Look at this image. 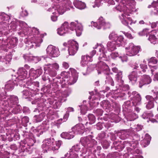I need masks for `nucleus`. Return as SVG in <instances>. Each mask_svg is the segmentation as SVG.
I'll use <instances>...</instances> for the list:
<instances>
[{"instance_id": "1", "label": "nucleus", "mask_w": 158, "mask_h": 158, "mask_svg": "<svg viewBox=\"0 0 158 158\" xmlns=\"http://www.w3.org/2000/svg\"><path fill=\"white\" fill-rule=\"evenodd\" d=\"M135 5V2L133 0H122L119 5L113 8L114 11L117 10L123 12L120 18L122 23L125 25L127 26L129 23L127 19L126 16H129L132 12L136 11Z\"/></svg>"}, {"instance_id": "2", "label": "nucleus", "mask_w": 158, "mask_h": 158, "mask_svg": "<svg viewBox=\"0 0 158 158\" xmlns=\"http://www.w3.org/2000/svg\"><path fill=\"white\" fill-rule=\"evenodd\" d=\"M97 47H99V60H100V62L98 63V73H101V72H104V73L106 74V80L105 81L106 83L112 86L114 85V82L112 78L109 76L110 69L108 66L102 60H107L106 55L105 54V49L102 45L100 46L96 45L94 47V49H96Z\"/></svg>"}, {"instance_id": "3", "label": "nucleus", "mask_w": 158, "mask_h": 158, "mask_svg": "<svg viewBox=\"0 0 158 158\" xmlns=\"http://www.w3.org/2000/svg\"><path fill=\"white\" fill-rule=\"evenodd\" d=\"M10 17V16L4 13L0 14V32L2 34L4 33L3 31L7 29V27L9 32H12L16 31L18 27L15 21H12L9 23ZM5 34V33H4Z\"/></svg>"}, {"instance_id": "4", "label": "nucleus", "mask_w": 158, "mask_h": 158, "mask_svg": "<svg viewBox=\"0 0 158 158\" xmlns=\"http://www.w3.org/2000/svg\"><path fill=\"white\" fill-rule=\"evenodd\" d=\"M28 29V39L30 40L28 42V47L30 48L39 47L43 40L39 35L38 29L35 28H29Z\"/></svg>"}, {"instance_id": "5", "label": "nucleus", "mask_w": 158, "mask_h": 158, "mask_svg": "<svg viewBox=\"0 0 158 158\" xmlns=\"http://www.w3.org/2000/svg\"><path fill=\"white\" fill-rule=\"evenodd\" d=\"M86 148H81L80 145L77 144L73 146L72 148L64 155V157L61 158H78V154L77 153H78L79 152H81V154H80L81 156H82L81 158H92L90 155H93V154L90 153L89 155H88V156L86 155L84 156L86 152Z\"/></svg>"}, {"instance_id": "6", "label": "nucleus", "mask_w": 158, "mask_h": 158, "mask_svg": "<svg viewBox=\"0 0 158 158\" xmlns=\"http://www.w3.org/2000/svg\"><path fill=\"white\" fill-rule=\"evenodd\" d=\"M59 65L57 63L44 64V72L42 76V80L44 81L48 80L50 81V80L48 75L52 77H55L57 75L56 71L59 70Z\"/></svg>"}, {"instance_id": "7", "label": "nucleus", "mask_w": 158, "mask_h": 158, "mask_svg": "<svg viewBox=\"0 0 158 158\" xmlns=\"http://www.w3.org/2000/svg\"><path fill=\"white\" fill-rule=\"evenodd\" d=\"M71 73L72 76L71 77L69 76L70 74L69 72H64L61 73V75L62 77V87L63 84L72 85L76 82L78 76V73L74 69H72Z\"/></svg>"}, {"instance_id": "8", "label": "nucleus", "mask_w": 158, "mask_h": 158, "mask_svg": "<svg viewBox=\"0 0 158 158\" xmlns=\"http://www.w3.org/2000/svg\"><path fill=\"white\" fill-rule=\"evenodd\" d=\"M19 103V99L18 97L15 95H11L9 98V100L7 102V104L6 103V105L7 104L9 108L8 110H10V109L14 107L11 112L15 114H16L19 113L20 110V106L19 105H17Z\"/></svg>"}, {"instance_id": "9", "label": "nucleus", "mask_w": 158, "mask_h": 158, "mask_svg": "<svg viewBox=\"0 0 158 158\" xmlns=\"http://www.w3.org/2000/svg\"><path fill=\"white\" fill-rule=\"evenodd\" d=\"M152 92L154 94L153 97L151 95H147L146 96V98L148 101L146 107L148 109H150L154 107V101L157 100L158 98V88H155L154 89L152 90Z\"/></svg>"}, {"instance_id": "10", "label": "nucleus", "mask_w": 158, "mask_h": 158, "mask_svg": "<svg viewBox=\"0 0 158 158\" xmlns=\"http://www.w3.org/2000/svg\"><path fill=\"white\" fill-rule=\"evenodd\" d=\"M64 46H67L68 52L70 55L73 56L76 53L78 49V44L76 41L70 40L67 43L63 44Z\"/></svg>"}, {"instance_id": "11", "label": "nucleus", "mask_w": 158, "mask_h": 158, "mask_svg": "<svg viewBox=\"0 0 158 158\" xmlns=\"http://www.w3.org/2000/svg\"><path fill=\"white\" fill-rule=\"evenodd\" d=\"M71 92L70 89H67L62 93L59 94V97L58 98V102H56L53 105V107L55 109L58 108L61 105V102L65 101L66 100L65 98L68 97Z\"/></svg>"}, {"instance_id": "12", "label": "nucleus", "mask_w": 158, "mask_h": 158, "mask_svg": "<svg viewBox=\"0 0 158 158\" xmlns=\"http://www.w3.org/2000/svg\"><path fill=\"white\" fill-rule=\"evenodd\" d=\"M140 49L139 46H135L132 43H130L125 48L126 54L130 56H135L139 52Z\"/></svg>"}, {"instance_id": "13", "label": "nucleus", "mask_w": 158, "mask_h": 158, "mask_svg": "<svg viewBox=\"0 0 158 158\" xmlns=\"http://www.w3.org/2000/svg\"><path fill=\"white\" fill-rule=\"evenodd\" d=\"M109 37L110 40L115 41L118 46L123 45L125 42L123 36L120 35L118 36L114 32L110 33Z\"/></svg>"}, {"instance_id": "14", "label": "nucleus", "mask_w": 158, "mask_h": 158, "mask_svg": "<svg viewBox=\"0 0 158 158\" xmlns=\"http://www.w3.org/2000/svg\"><path fill=\"white\" fill-rule=\"evenodd\" d=\"M48 56L51 57H57L60 55L59 49L52 45H49L46 49Z\"/></svg>"}, {"instance_id": "15", "label": "nucleus", "mask_w": 158, "mask_h": 158, "mask_svg": "<svg viewBox=\"0 0 158 158\" xmlns=\"http://www.w3.org/2000/svg\"><path fill=\"white\" fill-rule=\"evenodd\" d=\"M93 26L98 29H100L102 27H103V29L109 28L110 24L108 22H106L105 19L102 17H100L98 23L93 22Z\"/></svg>"}, {"instance_id": "16", "label": "nucleus", "mask_w": 158, "mask_h": 158, "mask_svg": "<svg viewBox=\"0 0 158 158\" xmlns=\"http://www.w3.org/2000/svg\"><path fill=\"white\" fill-rule=\"evenodd\" d=\"M131 66L133 69H136V70L135 71L139 74H142V72L143 73H145L146 69H147V66L146 64H139L137 62L132 64Z\"/></svg>"}, {"instance_id": "17", "label": "nucleus", "mask_w": 158, "mask_h": 158, "mask_svg": "<svg viewBox=\"0 0 158 158\" xmlns=\"http://www.w3.org/2000/svg\"><path fill=\"white\" fill-rule=\"evenodd\" d=\"M42 147L44 150L53 151V146H54V141L51 139H48L43 141Z\"/></svg>"}, {"instance_id": "18", "label": "nucleus", "mask_w": 158, "mask_h": 158, "mask_svg": "<svg viewBox=\"0 0 158 158\" xmlns=\"http://www.w3.org/2000/svg\"><path fill=\"white\" fill-rule=\"evenodd\" d=\"M80 141L82 145L85 147L90 148L93 147V140L91 138L89 139L87 137H82L81 138Z\"/></svg>"}, {"instance_id": "19", "label": "nucleus", "mask_w": 158, "mask_h": 158, "mask_svg": "<svg viewBox=\"0 0 158 158\" xmlns=\"http://www.w3.org/2000/svg\"><path fill=\"white\" fill-rule=\"evenodd\" d=\"M152 81L151 77L148 75H143L142 78L139 82V87L141 88L145 85L149 84Z\"/></svg>"}, {"instance_id": "20", "label": "nucleus", "mask_w": 158, "mask_h": 158, "mask_svg": "<svg viewBox=\"0 0 158 158\" xmlns=\"http://www.w3.org/2000/svg\"><path fill=\"white\" fill-rule=\"evenodd\" d=\"M19 27H21V28H19L20 29L21 31L18 32V33L20 35H22V34H24L25 35H27L28 34V29L29 27H27V24L25 22L20 21H19Z\"/></svg>"}, {"instance_id": "21", "label": "nucleus", "mask_w": 158, "mask_h": 158, "mask_svg": "<svg viewBox=\"0 0 158 158\" xmlns=\"http://www.w3.org/2000/svg\"><path fill=\"white\" fill-rule=\"evenodd\" d=\"M72 129L73 134H80L83 132L85 127L82 124H77L73 127Z\"/></svg>"}, {"instance_id": "22", "label": "nucleus", "mask_w": 158, "mask_h": 158, "mask_svg": "<svg viewBox=\"0 0 158 158\" xmlns=\"http://www.w3.org/2000/svg\"><path fill=\"white\" fill-rule=\"evenodd\" d=\"M148 61V64L151 70V73L153 74L155 71L158 69V67L156 65H152V64H156L157 62V60L155 58L152 57L149 59Z\"/></svg>"}, {"instance_id": "23", "label": "nucleus", "mask_w": 158, "mask_h": 158, "mask_svg": "<svg viewBox=\"0 0 158 158\" xmlns=\"http://www.w3.org/2000/svg\"><path fill=\"white\" fill-rule=\"evenodd\" d=\"M18 73L19 79H21V78H23V79H26L27 77V70L23 68L19 69L18 70Z\"/></svg>"}, {"instance_id": "24", "label": "nucleus", "mask_w": 158, "mask_h": 158, "mask_svg": "<svg viewBox=\"0 0 158 158\" xmlns=\"http://www.w3.org/2000/svg\"><path fill=\"white\" fill-rule=\"evenodd\" d=\"M26 83L27 86H29V88L32 91L35 90V89L39 87V83L38 81H28L26 82Z\"/></svg>"}, {"instance_id": "25", "label": "nucleus", "mask_w": 158, "mask_h": 158, "mask_svg": "<svg viewBox=\"0 0 158 158\" xmlns=\"http://www.w3.org/2000/svg\"><path fill=\"white\" fill-rule=\"evenodd\" d=\"M117 46L116 41L114 40L109 41L107 44V47L108 50L109 51H112L116 48Z\"/></svg>"}, {"instance_id": "26", "label": "nucleus", "mask_w": 158, "mask_h": 158, "mask_svg": "<svg viewBox=\"0 0 158 158\" xmlns=\"http://www.w3.org/2000/svg\"><path fill=\"white\" fill-rule=\"evenodd\" d=\"M153 116V115L151 112H144L142 115V118L144 119L149 118V120L152 123L156 122L157 121L155 119L151 118Z\"/></svg>"}, {"instance_id": "27", "label": "nucleus", "mask_w": 158, "mask_h": 158, "mask_svg": "<svg viewBox=\"0 0 158 158\" xmlns=\"http://www.w3.org/2000/svg\"><path fill=\"white\" fill-rule=\"evenodd\" d=\"M138 73L135 71H133L129 75L128 77L130 81L132 84L135 83L137 80Z\"/></svg>"}, {"instance_id": "28", "label": "nucleus", "mask_w": 158, "mask_h": 158, "mask_svg": "<svg viewBox=\"0 0 158 158\" xmlns=\"http://www.w3.org/2000/svg\"><path fill=\"white\" fill-rule=\"evenodd\" d=\"M73 3L75 7L80 10L84 9L86 6L84 3L77 0H74Z\"/></svg>"}, {"instance_id": "29", "label": "nucleus", "mask_w": 158, "mask_h": 158, "mask_svg": "<svg viewBox=\"0 0 158 158\" xmlns=\"http://www.w3.org/2000/svg\"><path fill=\"white\" fill-rule=\"evenodd\" d=\"M141 98L139 94H137L133 98L132 103L133 105L135 106L140 104Z\"/></svg>"}, {"instance_id": "30", "label": "nucleus", "mask_w": 158, "mask_h": 158, "mask_svg": "<svg viewBox=\"0 0 158 158\" xmlns=\"http://www.w3.org/2000/svg\"><path fill=\"white\" fill-rule=\"evenodd\" d=\"M123 110L126 113L129 112V111H131V102L129 101H128L124 102L123 105Z\"/></svg>"}, {"instance_id": "31", "label": "nucleus", "mask_w": 158, "mask_h": 158, "mask_svg": "<svg viewBox=\"0 0 158 158\" xmlns=\"http://www.w3.org/2000/svg\"><path fill=\"white\" fill-rule=\"evenodd\" d=\"M15 84V81L13 80H10L7 82L5 85V88L8 90H11L14 89V86Z\"/></svg>"}, {"instance_id": "32", "label": "nucleus", "mask_w": 158, "mask_h": 158, "mask_svg": "<svg viewBox=\"0 0 158 158\" xmlns=\"http://www.w3.org/2000/svg\"><path fill=\"white\" fill-rule=\"evenodd\" d=\"M60 136L62 138L68 139H71L74 137V134L72 132H69V133L62 132Z\"/></svg>"}, {"instance_id": "33", "label": "nucleus", "mask_w": 158, "mask_h": 158, "mask_svg": "<svg viewBox=\"0 0 158 158\" xmlns=\"http://www.w3.org/2000/svg\"><path fill=\"white\" fill-rule=\"evenodd\" d=\"M87 56H83L81 57V65L82 67H84L87 65L88 61H92Z\"/></svg>"}, {"instance_id": "34", "label": "nucleus", "mask_w": 158, "mask_h": 158, "mask_svg": "<svg viewBox=\"0 0 158 158\" xmlns=\"http://www.w3.org/2000/svg\"><path fill=\"white\" fill-rule=\"evenodd\" d=\"M130 111L126 114H127V117L128 119L130 121H133L138 118L137 115L132 110Z\"/></svg>"}, {"instance_id": "35", "label": "nucleus", "mask_w": 158, "mask_h": 158, "mask_svg": "<svg viewBox=\"0 0 158 158\" xmlns=\"http://www.w3.org/2000/svg\"><path fill=\"white\" fill-rule=\"evenodd\" d=\"M45 116V114L42 112L39 115H35L34 117V119L36 122H39L41 121Z\"/></svg>"}, {"instance_id": "36", "label": "nucleus", "mask_w": 158, "mask_h": 158, "mask_svg": "<svg viewBox=\"0 0 158 158\" xmlns=\"http://www.w3.org/2000/svg\"><path fill=\"white\" fill-rule=\"evenodd\" d=\"M26 79H23V78H21V79H19L18 77L16 78L15 80V81L17 85H19L21 87H24L26 86L25 82Z\"/></svg>"}, {"instance_id": "37", "label": "nucleus", "mask_w": 158, "mask_h": 158, "mask_svg": "<svg viewBox=\"0 0 158 158\" xmlns=\"http://www.w3.org/2000/svg\"><path fill=\"white\" fill-rule=\"evenodd\" d=\"M122 72L120 71L116 75V80L119 83L118 84L119 86L122 85L124 82L123 81L122 79Z\"/></svg>"}, {"instance_id": "38", "label": "nucleus", "mask_w": 158, "mask_h": 158, "mask_svg": "<svg viewBox=\"0 0 158 158\" xmlns=\"http://www.w3.org/2000/svg\"><path fill=\"white\" fill-rule=\"evenodd\" d=\"M34 91H32L31 89L29 88V87L25 90L23 91L22 94L23 95V97L25 98H26V97H28L30 95L31 96V94L33 93Z\"/></svg>"}, {"instance_id": "39", "label": "nucleus", "mask_w": 158, "mask_h": 158, "mask_svg": "<svg viewBox=\"0 0 158 158\" xmlns=\"http://www.w3.org/2000/svg\"><path fill=\"white\" fill-rule=\"evenodd\" d=\"M76 35L77 36H80L83 30L82 25L80 24H77L76 28H75Z\"/></svg>"}, {"instance_id": "40", "label": "nucleus", "mask_w": 158, "mask_h": 158, "mask_svg": "<svg viewBox=\"0 0 158 158\" xmlns=\"http://www.w3.org/2000/svg\"><path fill=\"white\" fill-rule=\"evenodd\" d=\"M151 137L148 134H146L145 135V137L144 139L141 141V143H143L144 142L145 143H146L147 144L144 146V147H146L148 144H149L150 141L151 139Z\"/></svg>"}, {"instance_id": "41", "label": "nucleus", "mask_w": 158, "mask_h": 158, "mask_svg": "<svg viewBox=\"0 0 158 158\" xmlns=\"http://www.w3.org/2000/svg\"><path fill=\"white\" fill-rule=\"evenodd\" d=\"M27 141L28 142V143H25L24 145L23 146H24V147H25L26 148H28L26 146L27 145L29 146V147L32 146L35 142L34 140L31 138L27 139Z\"/></svg>"}, {"instance_id": "42", "label": "nucleus", "mask_w": 158, "mask_h": 158, "mask_svg": "<svg viewBox=\"0 0 158 158\" xmlns=\"http://www.w3.org/2000/svg\"><path fill=\"white\" fill-rule=\"evenodd\" d=\"M18 42V39L16 37H13L9 42V44L11 46H15L17 44Z\"/></svg>"}, {"instance_id": "43", "label": "nucleus", "mask_w": 158, "mask_h": 158, "mask_svg": "<svg viewBox=\"0 0 158 158\" xmlns=\"http://www.w3.org/2000/svg\"><path fill=\"white\" fill-rule=\"evenodd\" d=\"M120 135V138L122 139H127L128 137V133L127 131H123L121 132Z\"/></svg>"}, {"instance_id": "44", "label": "nucleus", "mask_w": 158, "mask_h": 158, "mask_svg": "<svg viewBox=\"0 0 158 158\" xmlns=\"http://www.w3.org/2000/svg\"><path fill=\"white\" fill-rule=\"evenodd\" d=\"M66 30L65 29L64 30V29L62 27H61L58 29L57 33L60 35H64L66 33H68Z\"/></svg>"}, {"instance_id": "45", "label": "nucleus", "mask_w": 158, "mask_h": 158, "mask_svg": "<svg viewBox=\"0 0 158 158\" xmlns=\"http://www.w3.org/2000/svg\"><path fill=\"white\" fill-rule=\"evenodd\" d=\"M29 75L30 76L34 78H36L37 77L36 76V72L33 68L31 69L29 71Z\"/></svg>"}, {"instance_id": "46", "label": "nucleus", "mask_w": 158, "mask_h": 158, "mask_svg": "<svg viewBox=\"0 0 158 158\" xmlns=\"http://www.w3.org/2000/svg\"><path fill=\"white\" fill-rule=\"evenodd\" d=\"M148 40L151 43L155 44L156 43V38L154 35H149Z\"/></svg>"}, {"instance_id": "47", "label": "nucleus", "mask_w": 158, "mask_h": 158, "mask_svg": "<svg viewBox=\"0 0 158 158\" xmlns=\"http://www.w3.org/2000/svg\"><path fill=\"white\" fill-rule=\"evenodd\" d=\"M89 120V123L90 124H92L95 122V116L92 114H89L88 116Z\"/></svg>"}, {"instance_id": "48", "label": "nucleus", "mask_w": 158, "mask_h": 158, "mask_svg": "<svg viewBox=\"0 0 158 158\" xmlns=\"http://www.w3.org/2000/svg\"><path fill=\"white\" fill-rule=\"evenodd\" d=\"M148 30L147 29H143L142 31L139 32L138 34L140 36L145 35H147L148 34H149Z\"/></svg>"}, {"instance_id": "49", "label": "nucleus", "mask_w": 158, "mask_h": 158, "mask_svg": "<svg viewBox=\"0 0 158 158\" xmlns=\"http://www.w3.org/2000/svg\"><path fill=\"white\" fill-rule=\"evenodd\" d=\"M62 142L61 141H58L55 143L54 142V146H53V151L57 150L61 146Z\"/></svg>"}, {"instance_id": "50", "label": "nucleus", "mask_w": 158, "mask_h": 158, "mask_svg": "<svg viewBox=\"0 0 158 158\" xmlns=\"http://www.w3.org/2000/svg\"><path fill=\"white\" fill-rule=\"evenodd\" d=\"M61 27L64 30H67V31L68 32H70L69 24L67 22H65L62 24Z\"/></svg>"}, {"instance_id": "51", "label": "nucleus", "mask_w": 158, "mask_h": 158, "mask_svg": "<svg viewBox=\"0 0 158 158\" xmlns=\"http://www.w3.org/2000/svg\"><path fill=\"white\" fill-rule=\"evenodd\" d=\"M41 60L40 57L37 56H32L31 62H33L36 63L40 61Z\"/></svg>"}, {"instance_id": "52", "label": "nucleus", "mask_w": 158, "mask_h": 158, "mask_svg": "<svg viewBox=\"0 0 158 158\" xmlns=\"http://www.w3.org/2000/svg\"><path fill=\"white\" fill-rule=\"evenodd\" d=\"M151 6L154 8L156 7V12L158 14V2L154 1L152 3L151 5H149L148 6V8H150Z\"/></svg>"}, {"instance_id": "53", "label": "nucleus", "mask_w": 158, "mask_h": 158, "mask_svg": "<svg viewBox=\"0 0 158 158\" xmlns=\"http://www.w3.org/2000/svg\"><path fill=\"white\" fill-rule=\"evenodd\" d=\"M77 24L74 22H72L71 23L70 26H69V31L70 30L73 31L75 30V28H76Z\"/></svg>"}, {"instance_id": "54", "label": "nucleus", "mask_w": 158, "mask_h": 158, "mask_svg": "<svg viewBox=\"0 0 158 158\" xmlns=\"http://www.w3.org/2000/svg\"><path fill=\"white\" fill-rule=\"evenodd\" d=\"M87 110V107L86 106H82L81 108V113L82 114H84Z\"/></svg>"}, {"instance_id": "55", "label": "nucleus", "mask_w": 158, "mask_h": 158, "mask_svg": "<svg viewBox=\"0 0 158 158\" xmlns=\"http://www.w3.org/2000/svg\"><path fill=\"white\" fill-rule=\"evenodd\" d=\"M35 70L36 72V76H37V77L40 76L43 73V70L41 67H40L39 68Z\"/></svg>"}, {"instance_id": "56", "label": "nucleus", "mask_w": 158, "mask_h": 158, "mask_svg": "<svg viewBox=\"0 0 158 158\" xmlns=\"http://www.w3.org/2000/svg\"><path fill=\"white\" fill-rule=\"evenodd\" d=\"M32 56H29L28 55H24L23 57L25 60L27 61L31 62Z\"/></svg>"}, {"instance_id": "57", "label": "nucleus", "mask_w": 158, "mask_h": 158, "mask_svg": "<svg viewBox=\"0 0 158 158\" xmlns=\"http://www.w3.org/2000/svg\"><path fill=\"white\" fill-rule=\"evenodd\" d=\"M110 55L111 58L113 59H115L119 56L118 53L116 52H112L110 54Z\"/></svg>"}, {"instance_id": "58", "label": "nucleus", "mask_w": 158, "mask_h": 158, "mask_svg": "<svg viewBox=\"0 0 158 158\" xmlns=\"http://www.w3.org/2000/svg\"><path fill=\"white\" fill-rule=\"evenodd\" d=\"M157 70H155V72L153 73V74L152 75L154 74V77L153 78V80L154 81H158V72Z\"/></svg>"}, {"instance_id": "59", "label": "nucleus", "mask_w": 158, "mask_h": 158, "mask_svg": "<svg viewBox=\"0 0 158 158\" xmlns=\"http://www.w3.org/2000/svg\"><path fill=\"white\" fill-rule=\"evenodd\" d=\"M96 51L95 50H94L90 53V56H87L88 58L91 60H92V58L93 56L96 53Z\"/></svg>"}, {"instance_id": "60", "label": "nucleus", "mask_w": 158, "mask_h": 158, "mask_svg": "<svg viewBox=\"0 0 158 158\" xmlns=\"http://www.w3.org/2000/svg\"><path fill=\"white\" fill-rule=\"evenodd\" d=\"M22 121L23 123H27L29 122V118L27 116H24L22 118Z\"/></svg>"}, {"instance_id": "61", "label": "nucleus", "mask_w": 158, "mask_h": 158, "mask_svg": "<svg viewBox=\"0 0 158 158\" xmlns=\"http://www.w3.org/2000/svg\"><path fill=\"white\" fill-rule=\"evenodd\" d=\"M123 143L124 146L127 147V148L131 147V146H132V143L128 141H125L123 142Z\"/></svg>"}, {"instance_id": "62", "label": "nucleus", "mask_w": 158, "mask_h": 158, "mask_svg": "<svg viewBox=\"0 0 158 158\" xmlns=\"http://www.w3.org/2000/svg\"><path fill=\"white\" fill-rule=\"evenodd\" d=\"M132 143V146H131L130 148L132 149H135L137 147L138 144V142L137 141H136L135 143Z\"/></svg>"}, {"instance_id": "63", "label": "nucleus", "mask_w": 158, "mask_h": 158, "mask_svg": "<svg viewBox=\"0 0 158 158\" xmlns=\"http://www.w3.org/2000/svg\"><path fill=\"white\" fill-rule=\"evenodd\" d=\"M96 126H97V128L98 130H101L103 127L102 124L101 123H100V122L98 123L97 124Z\"/></svg>"}, {"instance_id": "64", "label": "nucleus", "mask_w": 158, "mask_h": 158, "mask_svg": "<svg viewBox=\"0 0 158 158\" xmlns=\"http://www.w3.org/2000/svg\"><path fill=\"white\" fill-rule=\"evenodd\" d=\"M63 67L65 69H68L69 67V64L65 62H63L62 63Z\"/></svg>"}]
</instances>
